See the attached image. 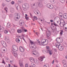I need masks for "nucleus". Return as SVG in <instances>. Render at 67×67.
I'll use <instances>...</instances> for the list:
<instances>
[{
  "mask_svg": "<svg viewBox=\"0 0 67 67\" xmlns=\"http://www.w3.org/2000/svg\"><path fill=\"white\" fill-rule=\"evenodd\" d=\"M12 48L13 49L12 51V52L13 54L14 55L15 57H16L18 56V54H17V53L16 52L18 50V47L16 46L13 45L12 46Z\"/></svg>",
  "mask_w": 67,
  "mask_h": 67,
  "instance_id": "1",
  "label": "nucleus"
},
{
  "mask_svg": "<svg viewBox=\"0 0 67 67\" xmlns=\"http://www.w3.org/2000/svg\"><path fill=\"white\" fill-rule=\"evenodd\" d=\"M55 46L56 47L58 48V49L59 51H62L64 50V47L62 46V44H58V43H56L55 44Z\"/></svg>",
  "mask_w": 67,
  "mask_h": 67,
  "instance_id": "2",
  "label": "nucleus"
},
{
  "mask_svg": "<svg viewBox=\"0 0 67 67\" xmlns=\"http://www.w3.org/2000/svg\"><path fill=\"white\" fill-rule=\"evenodd\" d=\"M44 41H43L42 43H41V44L43 45H46L48 44V41L47 40H44Z\"/></svg>",
  "mask_w": 67,
  "mask_h": 67,
  "instance_id": "3",
  "label": "nucleus"
},
{
  "mask_svg": "<svg viewBox=\"0 0 67 67\" xmlns=\"http://www.w3.org/2000/svg\"><path fill=\"white\" fill-rule=\"evenodd\" d=\"M1 44L5 48V47L7 46V43H5V42L4 41H2Z\"/></svg>",
  "mask_w": 67,
  "mask_h": 67,
  "instance_id": "4",
  "label": "nucleus"
},
{
  "mask_svg": "<svg viewBox=\"0 0 67 67\" xmlns=\"http://www.w3.org/2000/svg\"><path fill=\"white\" fill-rule=\"evenodd\" d=\"M19 51L21 52H24L25 51V49L23 47L21 46L19 47Z\"/></svg>",
  "mask_w": 67,
  "mask_h": 67,
  "instance_id": "5",
  "label": "nucleus"
},
{
  "mask_svg": "<svg viewBox=\"0 0 67 67\" xmlns=\"http://www.w3.org/2000/svg\"><path fill=\"white\" fill-rule=\"evenodd\" d=\"M37 4L38 5V6L40 7V8H42V4L41 3V2H38L37 3Z\"/></svg>",
  "mask_w": 67,
  "mask_h": 67,
  "instance_id": "6",
  "label": "nucleus"
},
{
  "mask_svg": "<svg viewBox=\"0 0 67 67\" xmlns=\"http://www.w3.org/2000/svg\"><path fill=\"white\" fill-rule=\"evenodd\" d=\"M60 41V38L58 37L56 39V41L57 42V43H58V44H60V42L59 41Z\"/></svg>",
  "mask_w": 67,
  "mask_h": 67,
  "instance_id": "7",
  "label": "nucleus"
},
{
  "mask_svg": "<svg viewBox=\"0 0 67 67\" xmlns=\"http://www.w3.org/2000/svg\"><path fill=\"white\" fill-rule=\"evenodd\" d=\"M51 36V32L50 31H48V32H47V37H49Z\"/></svg>",
  "mask_w": 67,
  "mask_h": 67,
  "instance_id": "8",
  "label": "nucleus"
},
{
  "mask_svg": "<svg viewBox=\"0 0 67 67\" xmlns=\"http://www.w3.org/2000/svg\"><path fill=\"white\" fill-rule=\"evenodd\" d=\"M17 32L18 33H21L23 32V30L21 29H18L17 30Z\"/></svg>",
  "mask_w": 67,
  "mask_h": 67,
  "instance_id": "9",
  "label": "nucleus"
},
{
  "mask_svg": "<svg viewBox=\"0 0 67 67\" xmlns=\"http://www.w3.org/2000/svg\"><path fill=\"white\" fill-rule=\"evenodd\" d=\"M34 62L36 64V65H39V63H40V62H39V61L38 60H35L34 61Z\"/></svg>",
  "mask_w": 67,
  "mask_h": 67,
  "instance_id": "10",
  "label": "nucleus"
},
{
  "mask_svg": "<svg viewBox=\"0 0 67 67\" xmlns=\"http://www.w3.org/2000/svg\"><path fill=\"white\" fill-rule=\"evenodd\" d=\"M63 17L64 18L67 19V14L66 13L64 14L63 15Z\"/></svg>",
  "mask_w": 67,
  "mask_h": 67,
  "instance_id": "11",
  "label": "nucleus"
},
{
  "mask_svg": "<svg viewBox=\"0 0 67 67\" xmlns=\"http://www.w3.org/2000/svg\"><path fill=\"white\" fill-rule=\"evenodd\" d=\"M24 4L26 8H29V4H28L25 3Z\"/></svg>",
  "mask_w": 67,
  "mask_h": 67,
  "instance_id": "12",
  "label": "nucleus"
},
{
  "mask_svg": "<svg viewBox=\"0 0 67 67\" xmlns=\"http://www.w3.org/2000/svg\"><path fill=\"white\" fill-rule=\"evenodd\" d=\"M16 41L17 43H19L20 42V40L19 39V38H16L15 40Z\"/></svg>",
  "mask_w": 67,
  "mask_h": 67,
  "instance_id": "13",
  "label": "nucleus"
},
{
  "mask_svg": "<svg viewBox=\"0 0 67 67\" xmlns=\"http://www.w3.org/2000/svg\"><path fill=\"white\" fill-rule=\"evenodd\" d=\"M21 29L23 30V31L24 32H26L27 30L26 29H25V28L23 27H21Z\"/></svg>",
  "mask_w": 67,
  "mask_h": 67,
  "instance_id": "14",
  "label": "nucleus"
},
{
  "mask_svg": "<svg viewBox=\"0 0 67 67\" xmlns=\"http://www.w3.org/2000/svg\"><path fill=\"white\" fill-rule=\"evenodd\" d=\"M30 61L31 62H33L34 61V59L33 58H30Z\"/></svg>",
  "mask_w": 67,
  "mask_h": 67,
  "instance_id": "15",
  "label": "nucleus"
},
{
  "mask_svg": "<svg viewBox=\"0 0 67 67\" xmlns=\"http://www.w3.org/2000/svg\"><path fill=\"white\" fill-rule=\"evenodd\" d=\"M19 64H20V67H24V65H23V63L22 62H20Z\"/></svg>",
  "mask_w": 67,
  "mask_h": 67,
  "instance_id": "16",
  "label": "nucleus"
},
{
  "mask_svg": "<svg viewBox=\"0 0 67 67\" xmlns=\"http://www.w3.org/2000/svg\"><path fill=\"white\" fill-rule=\"evenodd\" d=\"M47 52L48 53H49V55H52V51H51L50 50H47Z\"/></svg>",
  "mask_w": 67,
  "mask_h": 67,
  "instance_id": "17",
  "label": "nucleus"
},
{
  "mask_svg": "<svg viewBox=\"0 0 67 67\" xmlns=\"http://www.w3.org/2000/svg\"><path fill=\"white\" fill-rule=\"evenodd\" d=\"M36 47V46H34V45L31 46V49H35V48Z\"/></svg>",
  "mask_w": 67,
  "mask_h": 67,
  "instance_id": "18",
  "label": "nucleus"
},
{
  "mask_svg": "<svg viewBox=\"0 0 67 67\" xmlns=\"http://www.w3.org/2000/svg\"><path fill=\"white\" fill-rule=\"evenodd\" d=\"M30 42H30V43H31V46H33V45H34V46H35V44L33 42H32L31 41H30Z\"/></svg>",
  "mask_w": 67,
  "mask_h": 67,
  "instance_id": "19",
  "label": "nucleus"
},
{
  "mask_svg": "<svg viewBox=\"0 0 67 67\" xmlns=\"http://www.w3.org/2000/svg\"><path fill=\"white\" fill-rule=\"evenodd\" d=\"M63 22L62 23H63V27H64L65 25H66V23H65V21H64V20H63Z\"/></svg>",
  "mask_w": 67,
  "mask_h": 67,
  "instance_id": "20",
  "label": "nucleus"
},
{
  "mask_svg": "<svg viewBox=\"0 0 67 67\" xmlns=\"http://www.w3.org/2000/svg\"><path fill=\"white\" fill-rule=\"evenodd\" d=\"M3 29L2 28L0 29V32H3L4 30V28L3 27Z\"/></svg>",
  "mask_w": 67,
  "mask_h": 67,
  "instance_id": "21",
  "label": "nucleus"
},
{
  "mask_svg": "<svg viewBox=\"0 0 67 67\" xmlns=\"http://www.w3.org/2000/svg\"><path fill=\"white\" fill-rule=\"evenodd\" d=\"M59 1L62 3H64L65 2V0H59Z\"/></svg>",
  "mask_w": 67,
  "mask_h": 67,
  "instance_id": "22",
  "label": "nucleus"
},
{
  "mask_svg": "<svg viewBox=\"0 0 67 67\" xmlns=\"http://www.w3.org/2000/svg\"><path fill=\"white\" fill-rule=\"evenodd\" d=\"M51 4H47V7L48 8H49V7L50 6H51Z\"/></svg>",
  "mask_w": 67,
  "mask_h": 67,
  "instance_id": "23",
  "label": "nucleus"
},
{
  "mask_svg": "<svg viewBox=\"0 0 67 67\" xmlns=\"http://www.w3.org/2000/svg\"><path fill=\"white\" fill-rule=\"evenodd\" d=\"M8 32V31L6 30H5L4 31V33H5V34H7Z\"/></svg>",
  "mask_w": 67,
  "mask_h": 67,
  "instance_id": "24",
  "label": "nucleus"
},
{
  "mask_svg": "<svg viewBox=\"0 0 67 67\" xmlns=\"http://www.w3.org/2000/svg\"><path fill=\"white\" fill-rule=\"evenodd\" d=\"M15 30V29L13 28H12L10 29V30L11 31H13V32H14V31Z\"/></svg>",
  "mask_w": 67,
  "mask_h": 67,
  "instance_id": "25",
  "label": "nucleus"
},
{
  "mask_svg": "<svg viewBox=\"0 0 67 67\" xmlns=\"http://www.w3.org/2000/svg\"><path fill=\"white\" fill-rule=\"evenodd\" d=\"M63 30H61L60 33V35H63Z\"/></svg>",
  "mask_w": 67,
  "mask_h": 67,
  "instance_id": "26",
  "label": "nucleus"
},
{
  "mask_svg": "<svg viewBox=\"0 0 67 67\" xmlns=\"http://www.w3.org/2000/svg\"><path fill=\"white\" fill-rule=\"evenodd\" d=\"M7 42L8 44H10V40L9 39H7Z\"/></svg>",
  "mask_w": 67,
  "mask_h": 67,
  "instance_id": "27",
  "label": "nucleus"
},
{
  "mask_svg": "<svg viewBox=\"0 0 67 67\" xmlns=\"http://www.w3.org/2000/svg\"><path fill=\"white\" fill-rule=\"evenodd\" d=\"M43 67H49V65H44Z\"/></svg>",
  "mask_w": 67,
  "mask_h": 67,
  "instance_id": "28",
  "label": "nucleus"
},
{
  "mask_svg": "<svg viewBox=\"0 0 67 67\" xmlns=\"http://www.w3.org/2000/svg\"><path fill=\"white\" fill-rule=\"evenodd\" d=\"M34 18L35 20H37V16H34Z\"/></svg>",
  "mask_w": 67,
  "mask_h": 67,
  "instance_id": "29",
  "label": "nucleus"
},
{
  "mask_svg": "<svg viewBox=\"0 0 67 67\" xmlns=\"http://www.w3.org/2000/svg\"><path fill=\"white\" fill-rule=\"evenodd\" d=\"M53 5L51 4L50 6L49 7V9H53Z\"/></svg>",
  "mask_w": 67,
  "mask_h": 67,
  "instance_id": "30",
  "label": "nucleus"
},
{
  "mask_svg": "<svg viewBox=\"0 0 67 67\" xmlns=\"http://www.w3.org/2000/svg\"><path fill=\"white\" fill-rule=\"evenodd\" d=\"M2 63V64H4V65L5 64V62H4V60H3Z\"/></svg>",
  "mask_w": 67,
  "mask_h": 67,
  "instance_id": "31",
  "label": "nucleus"
},
{
  "mask_svg": "<svg viewBox=\"0 0 67 67\" xmlns=\"http://www.w3.org/2000/svg\"><path fill=\"white\" fill-rule=\"evenodd\" d=\"M62 13H60L59 14V16H60L61 18H62Z\"/></svg>",
  "mask_w": 67,
  "mask_h": 67,
  "instance_id": "32",
  "label": "nucleus"
},
{
  "mask_svg": "<svg viewBox=\"0 0 67 67\" xmlns=\"http://www.w3.org/2000/svg\"><path fill=\"white\" fill-rule=\"evenodd\" d=\"M25 19L26 20H29V18L28 17H27V16H25Z\"/></svg>",
  "mask_w": 67,
  "mask_h": 67,
  "instance_id": "33",
  "label": "nucleus"
},
{
  "mask_svg": "<svg viewBox=\"0 0 67 67\" xmlns=\"http://www.w3.org/2000/svg\"><path fill=\"white\" fill-rule=\"evenodd\" d=\"M40 62H42V60H43V58H40Z\"/></svg>",
  "mask_w": 67,
  "mask_h": 67,
  "instance_id": "34",
  "label": "nucleus"
},
{
  "mask_svg": "<svg viewBox=\"0 0 67 67\" xmlns=\"http://www.w3.org/2000/svg\"><path fill=\"white\" fill-rule=\"evenodd\" d=\"M63 66L64 67H67V65L66 63H65V64H64L63 65Z\"/></svg>",
  "mask_w": 67,
  "mask_h": 67,
  "instance_id": "35",
  "label": "nucleus"
},
{
  "mask_svg": "<svg viewBox=\"0 0 67 67\" xmlns=\"http://www.w3.org/2000/svg\"><path fill=\"white\" fill-rule=\"evenodd\" d=\"M65 62H66L64 60H62V62L63 64H66V63H65Z\"/></svg>",
  "mask_w": 67,
  "mask_h": 67,
  "instance_id": "36",
  "label": "nucleus"
},
{
  "mask_svg": "<svg viewBox=\"0 0 67 67\" xmlns=\"http://www.w3.org/2000/svg\"><path fill=\"white\" fill-rule=\"evenodd\" d=\"M55 1H54V0H53L52 1H51V3L53 4H54L55 3Z\"/></svg>",
  "mask_w": 67,
  "mask_h": 67,
  "instance_id": "37",
  "label": "nucleus"
},
{
  "mask_svg": "<svg viewBox=\"0 0 67 67\" xmlns=\"http://www.w3.org/2000/svg\"><path fill=\"white\" fill-rule=\"evenodd\" d=\"M10 63L11 64H12L13 63V61L10 60Z\"/></svg>",
  "mask_w": 67,
  "mask_h": 67,
  "instance_id": "38",
  "label": "nucleus"
},
{
  "mask_svg": "<svg viewBox=\"0 0 67 67\" xmlns=\"http://www.w3.org/2000/svg\"><path fill=\"white\" fill-rule=\"evenodd\" d=\"M4 10L6 11V12H8V11H7V10H8V8H4Z\"/></svg>",
  "mask_w": 67,
  "mask_h": 67,
  "instance_id": "39",
  "label": "nucleus"
},
{
  "mask_svg": "<svg viewBox=\"0 0 67 67\" xmlns=\"http://www.w3.org/2000/svg\"><path fill=\"white\" fill-rule=\"evenodd\" d=\"M5 59L7 60V62H9V58H6Z\"/></svg>",
  "mask_w": 67,
  "mask_h": 67,
  "instance_id": "40",
  "label": "nucleus"
},
{
  "mask_svg": "<svg viewBox=\"0 0 67 67\" xmlns=\"http://www.w3.org/2000/svg\"><path fill=\"white\" fill-rule=\"evenodd\" d=\"M30 15L31 17V18H32L33 16L32 15V14L31 13H30Z\"/></svg>",
  "mask_w": 67,
  "mask_h": 67,
  "instance_id": "41",
  "label": "nucleus"
},
{
  "mask_svg": "<svg viewBox=\"0 0 67 67\" xmlns=\"http://www.w3.org/2000/svg\"><path fill=\"white\" fill-rule=\"evenodd\" d=\"M6 26L7 28H10V26L9 25H7Z\"/></svg>",
  "mask_w": 67,
  "mask_h": 67,
  "instance_id": "42",
  "label": "nucleus"
},
{
  "mask_svg": "<svg viewBox=\"0 0 67 67\" xmlns=\"http://www.w3.org/2000/svg\"><path fill=\"white\" fill-rule=\"evenodd\" d=\"M26 8H25V7H24V8H23V10H24V11H26Z\"/></svg>",
  "mask_w": 67,
  "mask_h": 67,
  "instance_id": "43",
  "label": "nucleus"
},
{
  "mask_svg": "<svg viewBox=\"0 0 67 67\" xmlns=\"http://www.w3.org/2000/svg\"><path fill=\"white\" fill-rule=\"evenodd\" d=\"M34 64V63H32L31 64V66H32Z\"/></svg>",
  "mask_w": 67,
  "mask_h": 67,
  "instance_id": "44",
  "label": "nucleus"
},
{
  "mask_svg": "<svg viewBox=\"0 0 67 67\" xmlns=\"http://www.w3.org/2000/svg\"><path fill=\"white\" fill-rule=\"evenodd\" d=\"M16 16H19V14L18 13H16Z\"/></svg>",
  "mask_w": 67,
  "mask_h": 67,
  "instance_id": "45",
  "label": "nucleus"
},
{
  "mask_svg": "<svg viewBox=\"0 0 67 67\" xmlns=\"http://www.w3.org/2000/svg\"><path fill=\"white\" fill-rule=\"evenodd\" d=\"M21 22H22V23H23V24H24V21H23V20H21Z\"/></svg>",
  "mask_w": 67,
  "mask_h": 67,
  "instance_id": "46",
  "label": "nucleus"
},
{
  "mask_svg": "<svg viewBox=\"0 0 67 67\" xmlns=\"http://www.w3.org/2000/svg\"><path fill=\"white\" fill-rule=\"evenodd\" d=\"M37 41L38 43H39V44H40V41H39V40L38 39L37 40Z\"/></svg>",
  "mask_w": 67,
  "mask_h": 67,
  "instance_id": "47",
  "label": "nucleus"
},
{
  "mask_svg": "<svg viewBox=\"0 0 67 67\" xmlns=\"http://www.w3.org/2000/svg\"><path fill=\"white\" fill-rule=\"evenodd\" d=\"M11 3L12 4H14V1H12Z\"/></svg>",
  "mask_w": 67,
  "mask_h": 67,
  "instance_id": "48",
  "label": "nucleus"
},
{
  "mask_svg": "<svg viewBox=\"0 0 67 67\" xmlns=\"http://www.w3.org/2000/svg\"><path fill=\"white\" fill-rule=\"evenodd\" d=\"M2 6H3V7H4V6H5V5H4V3H3L2 4Z\"/></svg>",
  "mask_w": 67,
  "mask_h": 67,
  "instance_id": "49",
  "label": "nucleus"
},
{
  "mask_svg": "<svg viewBox=\"0 0 67 67\" xmlns=\"http://www.w3.org/2000/svg\"><path fill=\"white\" fill-rule=\"evenodd\" d=\"M46 48L47 49H49V47H46Z\"/></svg>",
  "mask_w": 67,
  "mask_h": 67,
  "instance_id": "50",
  "label": "nucleus"
},
{
  "mask_svg": "<svg viewBox=\"0 0 67 67\" xmlns=\"http://www.w3.org/2000/svg\"><path fill=\"white\" fill-rule=\"evenodd\" d=\"M7 25L10 26V23H7Z\"/></svg>",
  "mask_w": 67,
  "mask_h": 67,
  "instance_id": "51",
  "label": "nucleus"
},
{
  "mask_svg": "<svg viewBox=\"0 0 67 67\" xmlns=\"http://www.w3.org/2000/svg\"><path fill=\"white\" fill-rule=\"evenodd\" d=\"M25 67H28V65H27V64H26Z\"/></svg>",
  "mask_w": 67,
  "mask_h": 67,
  "instance_id": "52",
  "label": "nucleus"
},
{
  "mask_svg": "<svg viewBox=\"0 0 67 67\" xmlns=\"http://www.w3.org/2000/svg\"><path fill=\"white\" fill-rule=\"evenodd\" d=\"M10 0H5L6 1H7V2H10Z\"/></svg>",
  "mask_w": 67,
  "mask_h": 67,
  "instance_id": "53",
  "label": "nucleus"
},
{
  "mask_svg": "<svg viewBox=\"0 0 67 67\" xmlns=\"http://www.w3.org/2000/svg\"><path fill=\"white\" fill-rule=\"evenodd\" d=\"M33 67H36V66L35 65V64H34V65L33 66H32Z\"/></svg>",
  "mask_w": 67,
  "mask_h": 67,
  "instance_id": "54",
  "label": "nucleus"
},
{
  "mask_svg": "<svg viewBox=\"0 0 67 67\" xmlns=\"http://www.w3.org/2000/svg\"><path fill=\"white\" fill-rule=\"evenodd\" d=\"M23 40H24V41H25V42H26V41H25V40L24 39V37H23Z\"/></svg>",
  "mask_w": 67,
  "mask_h": 67,
  "instance_id": "55",
  "label": "nucleus"
},
{
  "mask_svg": "<svg viewBox=\"0 0 67 67\" xmlns=\"http://www.w3.org/2000/svg\"><path fill=\"white\" fill-rule=\"evenodd\" d=\"M50 22H51V23H52V22H53V20H50Z\"/></svg>",
  "mask_w": 67,
  "mask_h": 67,
  "instance_id": "56",
  "label": "nucleus"
},
{
  "mask_svg": "<svg viewBox=\"0 0 67 67\" xmlns=\"http://www.w3.org/2000/svg\"><path fill=\"white\" fill-rule=\"evenodd\" d=\"M24 6H25V5L24 4L22 5V7H23V8H25Z\"/></svg>",
  "mask_w": 67,
  "mask_h": 67,
  "instance_id": "57",
  "label": "nucleus"
},
{
  "mask_svg": "<svg viewBox=\"0 0 67 67\" xmlns=\"http://www.w3.org/2000/svg\"><path fill=\"white\" fill-rule=\"evenodd\" d=\"M14 20L15 21H17V19H16V18H15Z\"/></svg>",
  "mask_w": 67,
  "mask_h": 67,
  "instance_id": "58",
  "label": "nucleus"
},
{
  "mask_svg": "<svg viewBox=\"0 0 67 67\" xmlns=\"http://www.w3.org/2000/svg\"><path fill=\"white\" fill-rule=\"evenodd\" d=\"M54 60H53V61L52 62V64H54Z\"/></svg>",
  "mask_w": 67,
  "mask_h": 67,
  "instance_id": "59",
  "label": "nucleus"
},
{
  "mask_svg": "<svg viewBox=\"0 0 67 67\" xmlns=\"http://www.w3.org/2000/svg\"><path fill=\"white\" fill-rule=\"evenodd\" d=\"M8 66H9L8 67H10V66H11V65H10V64H8Z\"/></svg>",
  "mask_w": 67,
  "mask_h": 67,
  "instance_id": "60",
  "label": "nucleus"
},
{
  "mask_svg": "<svg viewBox=\"0 0 67 67\" xmlns=\"http://www.w3.org/2000/svg\"><path fill=\"white\" fill-rule=\"evenodd\" d=\"M18 7H19V6H17V7H16V9L17 10H18Z\"/></svg>",
  "mask_w": 67,
  "mask_h": 67,
  "instance_id": "61",
  "label": "nucleus"
},
{
  "mask_svg": "<svg viewBox=\"0 0 67 67\" xmlns=\"http://www.w3.org/2000/svg\"><path fill=\"white\" fill-rule=\"evenodd\" d=\"M54 25H55V26H57V25H56V24H53Z\"/></svg>",
  "mask_w": 67,
  "mask_h": 67,
  "instance_id": "62",
  "label": "nucleus"
},
{
  "mask_svg": "<svg viewBox=\"0 0 67 67\" xmlns=\"http://www.w3.org/2000/svg\"><path fill=\"white\" fill-rule=\"evenodd\" d=\"M51 26H52V27H54V26L53 25H52Z\"/></svg>",
  "mask_w": 67,
  "mask_h": 67,
  "instance_id": "63",
  "label": "nucleus"
},
{
  "mask_svg": "<svg viewBox=\"0 0 67 67\" xmlns=\"http://www.w3.org/2000/svg\"><path fill=\"white\" fill-rule=\"evenodd\" d=\"M17 19H19V18H18V17H17L16 18H15Z\"/></svg>",
  "mask_w": 67,
  "mask_h": 67,
  "instance_id": "64",
  "label": "nucleus"
}]
</instances>
